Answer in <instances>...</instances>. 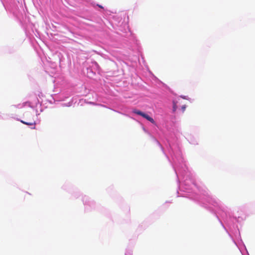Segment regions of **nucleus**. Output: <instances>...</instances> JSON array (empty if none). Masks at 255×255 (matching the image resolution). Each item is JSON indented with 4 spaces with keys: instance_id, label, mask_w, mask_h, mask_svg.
Returning <instances> with one entry per match:
<instances>
[{
    "instance_id": "nucleus-4",
    "label": "nucleus",
    "mask_w": 255,
    "mask_h": 255,
    "mask_svg": "<svg viewBox=\"0 0 255 255\" xmlns=\"http://www.w3.org/2000/svg\"><path fill=\"white\" fill-rule=\"evenodd\" d=\"M113 21L108 20V23L116 30V32L121 36L125 37L129 48L138 44V41L134 34L132 33L128 26L124 21L122 17L118 15L113 16Z\"/></svg>"
},
{
    "instance_id": "nucleus-8",
    "label": "nucleus",
    "mask_w": 255,
    "mask_h": 255,
    "mask_svg": "<svg viewBox=\"0 0 255 255\" xmlns=\"http://www.w3.org/2000/svg\"><path fill=\"white\" fill-rule=\"evenodd\" d=\"M82 200L85 206L86 211H90L96 207V203L89 196L84 195L82 197Z\"/></svg>"
},
{
    "instance_id": "nucleus-7",
    "label": "nucleus",
    "mask_w": 255,
    "mask_h": 255,
    "mask_svg": "<svg viewBox=\"0 0 255 255\" xmlns=\"http://www.w3.org/2000/svg\"><path fill=\"white\" fill-rule=\"evenodd\" d=\"M19 1L18 0H5V2L2 4L7 10L14 13L18 9V3Z\"/></svg>"
},
{
    "instance_id": "nucleus-18",
    "label": "nucleus",
    "mask_w": 255,
    "mask_h": 255,
    "mask_svg": "<svg viewBox=\"0 0 255 255\" xmlns=\"http://www.w3.org/2000/svg\"><path fill=\"white\" fill-rule=\"evenodd\" d=\"M123 212L126 216L127 217H128L129 214H130V208L127 205L125 204L124 205L123 207Z\"/></svg>"
},
{
    "instance_id": "nucleus-20",
    "label": "nucleus",
    "mask_w": 255,
    "mask_h": 255,
    "mask_svg": "<svg viewBox=\"0 0 255 255\" xmlns=\"http://www.w3.org/2000/svg\"><path fill=\"white\" fill-rule=\"evenodd\" d=\"M9 114H1L0 113V120H7L9 117Z\"/></svg>"
},
{
    "instance_id": "nucleus-27",
    "label": "nucleus",
    "mask_w": 255,
    "mask_h": 255,
    "mask_svg": "<svg viewBox=\"0 0 255 255\" xmlns=\"http://www.w3.org/2000/svg\"><path fill=\"white\" fill-rule=\"evenodd\" d=\"M35 112H36V115L38 116L40 114V113H38L37 109H35Z\"/></svg>"
},
{
    "instance_id": "nucleus-14",
    "label": "nucleus",
    "mask_w": 255,
    "mask_h": 255,
    "mask_svg": "<svg viewBox=\"0 0 255 255\" xmlns=\"http://www.w3.org/2000/svg\"><path fill=\"white\" fill-rule=\"evenodd\" d=\"M87 77L91 79L96 80L100 78V76L97 74V72L90 67L87 68Z\"/></svg>"
},
{
    "instance_id": "nucleus-11",
    "label": "nucleus",
    "mask_w": 255,
    "mask_h": 255,
    "mask_svg": "<svg viewBox=\"0 0 255 255\" xmlns=\"http://www.w3.org/2000/svg\"><path fill=\"white\" fill-rule=\"evenodd\" d=\"M131 113L135 115L141 116L142 118L145 119V120L150 122L153 125H156V122H155L153 118L150 116L146 113L142 112L136 108L133 109L131 111Z\"/></svg>"
},
{
    "instance_id": "nucleus-1",
    "label": "nucleus",
    "mask_w": 255,
    "mask_h": 255,
    "mask_svg": "<svg viewBox=\"0 0 255 255\" xmlns=\"http://www.w3.org/2000/svg\"><path fill=\"white\" fill-rule=\"evenodd\" d=\"M177 197L188 198L214 215L222 227L233 239L242 255H249L243 242L238 225L243 218L237 215L231 208L224 205L218 199L209 195L205 186L199 185L195 180L193 173L188 172L182 177L178 184Z\"/></svg>"
},
{
    "instance_id": "nucleus-6",
    "label": "nucleus",
    "mask_w": 255,
    "mask_h": 255,
    "mask_svg": "<svg viewBox=\"0 0 255 255\" xmlns=\"http://www.w3.org/2000/svg\"><path fill=\"white\" fill-rule=\"evenodd\" d=\"M199 130L197 128H194L191 132L186 135V138L188 142L193 145L198 144Z\"/></svg>"
},
{
    "instance_id": "nucleus-12",
    "label": "nucleus",
    "mask_w": 255,
    "mask_h": 255,
    "mask_svg": "<svg viewBox=\"0 0 255 255\" xmlns=\"http://www.w3.org/2000/svg\"><path fill=\"white\" fill-rule=\"evenodd\" d=\"M84 18L88 20L100 23L102 20L101 18L95 12L90 13L89 15L83 17Z\"/></svg>"
},
{
    "instance_id": "nucleus-21",
    "label": "nucleus",
    "mask_w": 255,
    "mask_h": 255,
    "mask_svg": "<svg viewBox=\"0 0 255 255\" xmlns=\"http://www.w3.org/2000/svg\"><path fill=\"white\" fill-rule=\"evenodd\" d=\"M25 33L27 37H29L30 39H31L32 37H33L32 34H31L30 32L28 31L27 29H25Z\"/></svg>"
},
{
    "instance_id": "nucleus-26",
    "label": "nucleus",
    "mask_w": 255,
    "mask_h": 255,
    "mask_svg": "<svg viewBox=\"0 0 255 255\" xmlns=\"http://www.w3.org/2000/svg\"><path fill=\"white\" fill-rule=\"evenodd\" d=\"M14 52V50L13 49H10L9 51H8V53H12Z\"/></svg>"
},
{
    "instance_id": "nucleus-5",
    "label": "nucleus",
    "mask_w": 255,
    "mask_h": 255,
    "mask_svg": "<svg viewBox=\"0 0 255 255\" xmlns=\"http://www.w3.org/2000/svg\"><path fill=\"white\" fill-rule=\"evenodd\" d=\"M171 106L168 107V109H170L171 113L173 115L171 117V121L173 124L176 122V116L182 115L184 114L187 108L186 105H183L178 110V104L179 100V97L171 98Z\"/></svg>"
},
{
    "instance_id": "nucleus-25",
    "label": "nucleus",
    "mask_w": 255,
    "mask_h": 255,
    "mask_svg": "<svg viewBox=\"0 0 255 255\" xmlns=\"http://www.w3.org/2000/svg\"><path fill=\"white\" fill-rule=\"evenodd\" d=\"M64 105L66 107H70L72 105V103L71 102H69L68 103L64 104Z\"/></svg>"
},
{
    "instance_id": "nucleus-3",
    "label": "nucleus",
    "mask_w": 255,
    "mask_h": 255,
    "mask_svg": "<svg viewBox=\"0 0 255 255\" xmlns=\"http://www.w3.org/2000/svg\"><path fill=\"white\" fill-rule=\"evenodd\" d=\"M123 115L138 122L143 130L149 135L152 141L160 148L174 169L176 175L177 185L181 181L182 177H186L188 172H191L183 157L179 141L174 133L167 135L161 143L151 134L141 122L128 114Z\"/></svg>"
},
{
    "instance_id": "nucleus-10",
    "label": "nucleus",
    "mask_w": 255,
    "mask_h": 255,
    "mask_svg": "<svg viewBox=\"0 0 255 255\" xmlns=\"http://www.w3.org/2000/svg\"><path fill=\"white\" fill-rule=\"evenodd\" d=\"M54 57L57 58L60 67H62L66 64V62L70 61L69 56L68 54L65 52H56Z\"/></svg>"
},
{
    "instance_id": "nucleus-9",
    "label": "nucleus",
    "mask_w": 255,
    "mask_h": 255,
    "mask_svg": "<svg viewBox=\"0 0 255 255\" xmlns=\"http://www.w3.org/2000/svg\"><path fill=\"white\" fill-rule=\"evenodd\" d=\"M38 104L40 105V106H41L42 105V104L39 102L37 97H35V100L32 102L30 101H26L23 103L22 104H19L17 105H12V106H14V107L18 109H21L27 105L29 107L33 109H35V108L37 107Z\"/></svg>"
},
{
    "instance_id": "nucleus-2",
    "label": "nucleus",
    "mask_w": 255,
    "mask_h": 255,
    "mask_svg": "<svg viewBox=\"0 0 255 255\" xmlns=\"http://www.w3.org/2000/svg\"><path fill=\"white\" fill-rule=\"evenodd\" d=\"M123 115L138 122L143 130L149 135L152 141L160 148L174 169L176 175L177 185L181 181L182 177H186L188 172H191L183 157L179 141L174 133L167 135L161 143L151 134L141 122L128 114Z\"/></svg>"
},
{
    "instance_id": "nucleus-28",
    "label": "nucleus",
    "mask_w": 255,
    "mask_h": 255,
    "mask_svg": "<svg viewBox=\"0 0 255 255\" xmlns=\"http://www.w3.org/2000/svg\"><path fill=\"white\" fill-rule=\"evenodd\" d=\"M43 111V110L42 109H40V112H42Z\"/></svg>"
},
{
    "instance_id": "nucleus-29",
    "label": "nucleus",
    "mask_w": 255,
    "mask_h": 255,
    "mask_svg": "<svg viewBox=\"0 0 255 255\" xmlns=\"http://www.w3.org/2000/svg\"><path fill=\"white\" fill-rule=\"evenodd\" d=\"M152 75H153V77H154L155 76L153 75V74H152ZM154 79L157 81V79H156L155 78H154Z\"/></svg>"
},
{
    "instance_id": "nucleus-19",
    "label": "nucleus",
    "mask_w": 255,
    "mask_h": 255,
    "mask_svg": "<svg viewBox=\"0 0 255 255\" xmlns=\"http://www.w3.org/2000/svg\"><path fill=\"white\" fill-rule=\"evenodd\" d=\"M154 78L156 79H157V81L159 82V83H161L163 85V87H165L166 89H167L170 93L172 94L174 96L176 95V94L174 93L173 92V91L167 85H166L165 84L161 82L160 80H159L156 77L154 76Z\"/></svg>"
},
{
    "instance_id": "nucleus-22",
    "label": "nucleus",
    "mask_w": 255,
    "mask_h": 255,
    "mask_svg": "<svg viewBox=\"0 0 255 255\" xmlns=\"http://www.w3.org/2000/svg\"><path fill=\"white\" fill-rule=\"evenodd\" d=\"M125 255H132V250L127 249L126 250Z\"/></svg>"
},
{
    "instance_id": "nucleus-17",
    "label": "nucleus",
    "mask_w": 255,
    "mask_h": 255,
    "mask_svg": "<svg viewBox=\"0 0 255 255\" xmlns=\"http://www.w3.org/2000/svg\"><path fill=\"white\" fill-rule=\"evenodd\" d=\"M16 120L20 122L21 123H22L24 125L29 126L30 128L32 129H35V128H36L35 126V124H36L35 122H34L33 123L27 122H25L22 120H20L18 118H16Z\"/></svg>"
},
{
    "instance_id": "nucleus-13",
    "label": "nucleus",
    "mask_w": 255,
    "mask_h": 255,
    "mask_svg": "<svg viewBox=\"0 0 255 255\" xmlns=\"http://www.w3.org/2000/svg\"><path fill=\"white\" fill-rule=\"evenodd\" d=\"M75 186L70 181H66L62 186L61 189L70 193L74 189Z\"/></svg>"
},
{
    "instance_id": "nucleus-15",
    "label": "nucleus",
    "mask_w": 255,
    "mask_h": 255,
    "mask_svg": "<svg viewBox=\"0 0 255 255\" xmlns=\"http://www.w3.org/2000/svg\"><path fill=\"white\" fill-rule=\"evenodd\" d=\"M89 67L91 68H92L93 70L96 71L100 76H102V74L103 73L102 70L99 64L96 61H92L91 62V65Z\"/></svg>"
},
{
    "instance_id": "nucleus-24",
    "label": "nucleus",
    "mask_w": 255,
    "mask_h": 255,
    "mask_svg": "<svg viewBox=\"0 0 255 255\" xmlns=\"http://www.w3.org/2000/svg\"><path fill=\"white\" fill-rule=\"evenodd\" d=\"M179 97L185 100H188V96L185 95H180Z\"/></svg>"
},
{
    "instance_id": "nucleus-16",
    "label": "nucleus",
    "mask_w": 255,
    "mask_h": 255,
    "mask_svg": "<svg viewBox=\"0 0 255 255\" xmlns=\"http://www.w3.org/2000/svg\"><path fill=\"white\" fill-rule=\"evenodd\" d=\"M69 194L71 195L70 198L72 199H78L81 196V192L76 187Z\"/></svg>"
},
{
    "instance_id": "nucleus-30",
    "label": "nucleus",
    "mask_w": 255,
    "mask_h": 255,
    "mask_svg": "<svg viewBox=\"0 0 255 255\" xmlns=\"http://www.w3.org/2000/svg\"><path fill=\"white\" fill-rule=\"evenodd\" d=\"M50 103L52 104V101L51 100L49 101Z\"/></svg>"
},
{
    "instance_id": "nucleus-23",
    "label": "nucleus",
    "mask_w": 255,
    "mask_h": 255,
    "mask_svg": "<svg viewBox=\"0 0 255 255\" xmlns=\"http://www.w3.org/2000/svg\"><path fill=\"white\" fill-rule=\"evenodd\" d=\"M114 189V187L111 186L107 189V191L108 193H110L112 190Z\"/></svg>"
}]
</instances>
